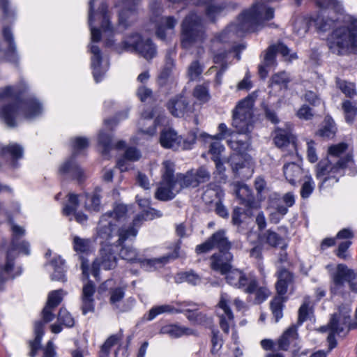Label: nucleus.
Masks as SVG:
<instances>
[{
    "label": "nucleus",
    "instance_id": "obj_4",
    "mask_svg": "<svg viewBox=\"0 0 357 357\" xmlns=\"http://www.w3.org/2000/svg\"><path fill=\"white\" fill-rule=\"evenodd\" d=\"M347 149V144L343 142L330 146L328 157L317 164L316 177L321 190L333 186L345 174L356 173L351 157L349 155L342 157Z\"/></svg>",
    "mask_w": 357,
    "mask_h": 357
},
{
    "label": "nucleus",
    "instance_id": "obj_18",
    "mask_svg": "<svg viewBox=\"0 0 357 357\" xmlns=\"http://www.w3.org/2000/svg\"><path fill=\"white\" fill-rule=\"evenodd\" d=\"M229 303V295L226 293H222L216 312L220 318V328L225 333H228L230 327L234 325V315L228 305Z\"/></svg>",
    "mask_w": 357,
    "mask_h": 357
},
{
    "label": "nucleus",
    "instance_id": "obj_55",
    "mask_svg": "<svg viewBox=\"0 0 357 357\" xmlns=\"http://www.w3.org/2000/svg\"><path fill=\"white\" fill-rule=\"evenodd\" d=\"M121 339V334H116L109 336L102 345L100 352L109 354L111 348L117 344Z\"/></svg>",
    "mask_w": 357,
    "mask_h": 357
},
{
    "label": "nucleus",
    "instance_id": "obj_27",
    "mask_svg": "<svg viewBox=\"0 0 357 357\" xmlns=\"http://www.w3.org/2000/svg\"><path fill=\"white\" fill-rule=\"evenodd\" d=\"M160 333L167 335L172 338H178L184 335H196V331L190 328L179 324H168L161 328Z\"/></svg>",
    "mask_w": 357,
    "mask_h": 357
},
{
    "label": "nucleus",
    "instance_id": "obj_16",
    "mask_svg": "<svg viewBox=\"0 0 357 357\" xmlns=\"http://www.w3.org/2000/svg\"><path fill=\"white\" fill-rule=\"evenodd\" d=\"M346 281L349 282L351 290L357 292V274L355 275L354 271L348 269L345 265L339 264L335 273L333 276L331 293L337 294L340 292Z\"/></svg>",
    "mask_w": 357,
    "mask_h": 357
},
{
    "label": "nucleus",
    "instance_id": "obj_6",
    "mask_svg": "<svg viewBox=\"0 0 357 357\" xmlns=\"http://www.w3.org/2000/svg\"><path fill=\"white\" fill-rule=\"evenodd\" d=\"M333 24H316L320 36L331 31L327 37L330 50L336 54L343 55L357 50V24H348L332 27Z\"/></svg>",
    "mask_w": 357,
    "mask_h": 357
},
{
    "label": "nucleus",
    "instance_id": "obj_44",
    "mask_svg": "<svg viewBox=\"0 0 357 357\" xmlns=\"http://www.w3.org/2000/svg\"><path fill=\"white\" fill-rule=\"evenodd\" d=\"M301 181H303V184L301 189V196L306 199L312 193L315 184L309 172H306Z\"/></svg>",
    "mask_w": 357,
    "mask_h": 357
},
{
    "label": "nucleus",
    "instance_id": "obj_49",
    "mask_svg": "<svg viewBox=\"0 0 357 357\" xmlns=\"http://www.w3.org/2000/svg\"><path fill=\"white\" fill-rule=\"evenodd\" d=\"M193 96L201 103H205L208 102L211 98L208 90V85H197L193 91Z\"/></svg>",
    "mask_w": 357,
    "mask_h": 357
},
{
    "label": "nucleus",
    "instance_id": "obj_40",
    "mask_svg": "<svg viewBox=\"0 0 357 357\" xmlns=\"http://www.w3.org/2000/svg\"><path fill=\"white\" fill-rule=\"evenodd\" d=\"M336 131L337 128L333 119L330 116H326L317 134L324 138L331 139L335 136Z\"/></svg>",
    "mask_w": 357,
    "mask_h": 357
},
{
    "label": "nucleus",
    "instance_id": "obj_62",
    "mask_svg": "<svg viewBox=\"0 0 357 357\" xmlns=\"http://www.w3.org/2000/svg\"><path fill=\"white\" fill-rule=\"evenodd\" d=\"M110 303L117 306L118 303L123 298L125 295L124 289L122 287H116L110 290Z\"/></svg>",
    "mask_w": 357,
    "mask_h": 357
},
{
    "label": "nucleus",
    "instance_id": "obj_22",
    "mask_svg": "<svg viewBox=\"0 0 357 357\" xmlns=\"http://www.w3.org/2000/svg\"><path fill=\"white\" fill-rule=\"evenodd\" d=\"M180 191L181 187L177 182L161 181L155 196L159 200L168 201L174 199Z\"/></svg>",
    "mask_w": 357,
    "mask_h": 357
},
{
    "label": "nucleus",
    "instance_id": "obj_42",
    "mask_svg": "<svg viewBox=\"0 0 357 357\" xmlns=\"http://www.w3.org/2000/svg\"><path fill=\"white\" fill-rule=\"evenodd\" d=\"M236 195L241 200V204L246 206L252 207L253 204V197L251 190L245 184H238L236 190Z\"/></svg>",
    "mask_w": 357,
    "mask_h": 357
},
{
    "label": "nucleus",
    "instance_id": "obj_17",
    "mask_svg": "<svg viewBox=\"0 0 357 357\" xmlns=\"http://www.w3.org/2000/svg\"><path fill=\"white\" fill-rule=\"evenodd\" d=\"M137 202L140 206V208L142 209V213L140 214H138L135 219L132 221V225H130L128 227H126L125 222L127 219V214H126V219L124 222H123V225H121L119 228H123L127 231L129 230L131 228H133L137 231V229L135 228V227H138L140 224V222L142 220H153L155 218L160 217L161 213L160 211L155 210L154 208H152L150 207V199L147 198L142 199L139 198V196L136 197ZM126 207L127 206L124 205ZM126 210H128V208H126ZM126 213H128V211H126Z\"/></svg>",
    "mask_w": 357,
    "mask_h": 357
},
{
    "label": "nucleus",
    "instance_id": "obj_45",
    "mask_svg": "<svg viewBox=\"0 0 357 357\" xmlns=\"http://www.w3.org/2000/svg\"><path fill=\"white\" fill-rule=\"evenodd\" d=\"M266 242L272 247H280L282 250L287 248L284 238L273 231L268 230L264 234Z\"/></svg>",
    "mask_w": 357,
    "mask_h": 357
},
{
    "label": "nucleus",
    "instance_id": "obj_50",
    "mask_svg": "<svg viewBox=\"0 0 357 357\" xmlns=\"http://www.w3.org/2000/svg\"><path fill=\"white\" fill-rule=\"evenodd\" d=\"M119 255L123 259L130 262H137L139 259L136 250L130 246H122Z\"/></svg>",
    "mask_w": 357,
    "mask_h": 357
},
{
    "label": "nucleus",
    "instance_id": "obj_2",
    "mask_svg": "<svg viewBox=\"0 0 357 357\" xmlns=\"http://www.w3.org/2000/svg\"><path fill=\"white\" fill-rule=\"evenodd\" d=\"M218 132L215 135H209L203 133L201 137L206 142H210L209 153L212 155L213 160L221 159V154L225 151V146L222 144L221 140L229 137L227 139V144L229 147L237 152L233 154L228 162L230 163L234 173L243 178H249L253 173L252 166L250 160L243 156L250 146V139L246 135L244 139H238L234 131L228 128L224 123L219 124Z\"/></svg>",
    "mask_w": 357,
    "mask_h": 357
},
{
    "label": "nucleus",
    "instance_id": "obj_29",
    "mask_svg": "<svg viewBox=\"0 0 357 357\" xmlns=\"http://www.w3.org/2000/svg\"><path fill=\"white\" fill-rule=\"evenodd\" d=\"M274 142L278 147L283 148L291 145L296 149L295 137L291 133V127L287 126L286 130L278 128L275 131Z\"/></svg>",
    "mask_w": 357,
    "mask_h": 357
},
{
    "label": "nucleus",
    "instance_id": "obj_11",
    "mask_svg": "<svg viewBox=\"0 0 357 357\" xmlns=\"http://www.w3.org/2000/svg\"><path fill=\"white\" fill-rule=\"evenodd\" d=\"M88 146L89 140L86 137H77L72 139L73 155L60 166L59 173L79 181L84 179V172L76 163L75 156L86 149Z\"/></svg>",
    "mask_w": 357,
    "mask_h": 357
},
{
    "label": "nucleus",
    "instance_id": "obj_12",
    "mask_svg": "<svg viewBox=\"0 0 357 357\" xmlns=\"http://www.w3.org/2000/svg\"><path fill=\"white\" fill-rule=\"evenodd\" d=\"M123 44L126 50L137 53L147 61L151 60L157 54L156 46L151 40L137 33L127 37Z\"/></svg>",
    "mask_w": 357,
    "mask_h": 357
},
{
    "label": "nucleus",
    "instance_id": "obj_15",
    "mask_svg": "<svg viewBox=\"0 0 357 357\" xmlns=\"http://www.w3.org/2000/svg\"><path fill=\"white\" fill-rule=\"evenodd\" d=\"M55 308L46 304L42 312L43 320L37 321L34 324V334L35 338L29 343L31 351L29 353L30 357H35L37 351L40 348V343L42 337L44 335V326L45 323L52 321L54 318Z\"/></svg>",
    "mask_w": 357,
    "mask_h": 357
},
{
    "label": "nucleus",
    "instance_id": "obj_32",
    "mask_svg": "<svg viewBox=\"0 0 357 357\" xmlns=\"http://www.w3.org/2000/svg\"><path fill=\"white\" fill-rule=\"evenodd\" d=\"M298 333L296 326L289 327L278 340V347L281 350H287L290 345L297 346Z\"/></svg>",
    "mask_w": 357,
    "mask_h": 357
},
{
    "label": "nucleus",
    "instance_id": "obj_33",
    "mask_svg": "<svg viewBox=\"0 0 357 357\" xmlns=\"http://www.w3.org/2000/svg\"><path fill=\"white\" fill-rule=\"evenodd\" d=\"M141 158L139 151L134 147L128 148L124 156L117 161L116 166L121 172H125L129 169L130 164L129 162H134L138 160Z\"/></svg>",
    "mask_w": 357,
    "mask_h": 357
},
{
    "label": "nucleus",
    "instance_id": "obj_26",
    "mask_svg": "<svg viewBox=\"0 0 357 357\" xmlns=\"http://www.w3.org/2000/svg\"><path fill=\"white\" fill-rule=\"evenodd\" d=\"M111 138V135L106 132L105 129L102 130L98 135V143L102 146V154L105 158L109 156V153L113 149H121L126 144L124 141H119L115 145H113Z\"/></svg>",
    "mask_w": 357,
    "mask_h": 357
},
{
    "label": "nucleus",
    "instance_id": "obj_3",
    "mask_svg": "<svg viewBox=\"0 0 357 357\" xmlns=\"http://www.w3.org/2000/svg\"><path fill=\"white\" fill-rule=\"evenodd\" d=\"M25 89L24 84L22 89L19 86L0 88V118L9 127L17 125V120L20 115L31 119L43 112L41 103L35 98H21Z\"/></svg>",
    "mask_w": 357,
    "mask_h": 357
},
{
    "label": "nucleus",
    "instance_id": "obj_31",
    "mask_svg": "<svg viewBox=\"0 0 357 357\" xmlns=\"http://www.w3.org/2000/svg\"><path fill=\"white\" fill-rule=\"evenodd\" d=\"M295 204V196L291 192L284 195L282 199L271 200L270 207L277 211L279 215L284 216L288 212V208Z\"/></svg>",
    "mask_w": 357,
    "mask_h": 357
},
{
    "label": "nucleus",
    "instance_id": "obj_25",
    "mask_svg": "<svg viewBox=\"0 0 357 357\" xmlns=\"http://www.w3.org/2000/svg\"><path fill=\"white\" fill-rule=\"evenodd\" d=\"M100 192L101 190L96 188L91 194L85 193L79 195L78 200L84 202L86 211L90 212L99 211L100 209Z\"/></svg>",
    "mask_w": 357,
    "mask_h": 357
},
{
    "label": "nucleus",
    "instance_id": "obj_51",
    "mask_svg": "<svg viewBox=\"0 0 357 357\" xmlns=\"http://www.w3.org/2000/svg\"><path fill=\"white\" fill-rule=\"evenodd\" d=\"M0 153L3 155L10 153L13 158H20L23 154V149L17 144H10L7 146H3L0 144Z\"/></svg>",
    "mask_w": 357,
    "mask_h": 357
},
{
    "label": "nucleus",
    "instance_id": "obj_46",
    "mask_svg": "<svg viewBox=\"0 0 357 357\" xmlns=\"http://www.w3.org/2000/svg\"><path fill=\"white\" fill-rule=\"evenodd\" d=\"M342 108L344 112L345 121L348 123H351L357 114V107L356 105L350 100H344L342 103Z\"/></svg>",
    "mask_w": 357,
    "mask_h": 357
},
{
    "label": "nucleus",
    "instance_id": "obj_60",
    "mask_svg": "<svg viewBox=\"0 0 357 357\" xmlns=\"http://www.w3.org/2000/svg\"><path fill=\"white\" fill-rule=\"evenodd\" d=\"M73 248L77 252H86L89 249V241L75 236H73Z\"/></svg>",
    "mask_w": 357,
    "mask_h": 357
},
{
    "label": "nucleus",
    "instance_id": "obj_8",
    "mask_svg": "<svg viewBox=\"0 0 357 357\" xmlns=\"http://www.w3.org/2000/svg\"><path fill=\"white\" fill-rule=\"evenodd\" d=\"M350 312L351 308L348 305L340 307L338 312L333 314L329 324L319 328L321 332H326L327 330L330 331V334L327 338L329 350L333 349L336 346L335 335L343 337L350 329L357 327V324L351 323Z\"/></svg>",
    "mask_w": 357,
    "mask_h": 357
},
{
    "label": "nucleus",
    "instance_id": "obj_37",
    "mask_svg": "<svg viewBox=\"0 0 357 357\" xmlns=\"http://www.w3.org/2000/svg\"><path fill=\"white\" fill-rule=\"evenodd\" d=\"M49 266L53 270V273L51 274L52 280H65L64 260H63L60 256L54 257V259L50 261Z\"/></svg>",
    "mask_w": 357,
    "mask_h": 357
},
{
    "label": "nucleus",
    "instance_id": "obj_56",
    "mask_svg": "<svg viewBox=\"0 0 357 357\" xmlns=\"http://www.w3.org/2000/svg\"><path fill=\"white\" fill-rule=\"evenodd\" d=\"M174 24H159L156 29V36L161 40H165L174 32Z\"/></svg>",
    "mask_w": 357,
    "mask_h": 357
},
{
    "label": "nucleus",
    "instance_id": "obj_20",
    "mask_svg": "<svg viewBox=\"0 0 357 357\" xmlns=\"http://www.w3.org/2000/svg\"><path fill=\"white\" fill-rule=\"evenodd\" d=\"M200 24H182L181 45L183 48L190 47L195 43L204 38Z\"/></svg>",
    "mask_w": 357,
    "mask_h": 357
},
{
    "label": "nucleus",
    "instance_id": "obj_64",
    "mask_svg": "<svg viewBox=\"0 0 357 357\" xmlns=\"http://www.w3.org/2000/svg\"><path fill=\"white\" fill-rule=\"evenodd\" d=\"M276 46V52H280L285 59L291 61L297 59L296 53L290 54V50L283 43L275 45Z\"/></svg>",
    "mask_w": 357,
    "mask_h": 357
},
{
    "label": "nucleus",
    "instance_id": "obj_52",
    "mask_svg": "<svg viewBox=\"0 0 357 357\" xmlns=\"http://www.w3.org/2000/svg\"><path fill=\"white\" fill-rule=\"evenodd\" d=\"M283 302L282 297L276 296L271 303V309L276 321L282 317Z\"/></svg>",
    "mask_w": 357,
    "mask_h": 357
},
{
    "label": "nucleus",
    "instance_id": "obj_10",
    "mask_svg": "<svg viewBox=\"0 0 357 357\" xmlns=\"http://www.w3.org/2000/svg\"><path fill=\"white\" fill-rule=\"evenodd\" d=\"M255 100L251 96L241 100L233 111L232 126L238 139L240 134L247 135L253 129V107Z\"/></svg>",
    "mask_w": 357,
    "mask_h": 357
},
{
    "label": "nucleus",
    "instance_id": "obj_38",
    "mask_svg": "<svg viewBox=\"0 0 357 357\" xmlns=\"http://www.w3.org/2000/svg\"><path fill=\"white\" fill-rule=\"evenodd\" d=\"M183 312V310L176 308L172 305L165 304V305H157V306H154L150 309L149 314H148L147 319L149 321H151V320L154 319L157 316L164 314V313L175 314V313H180V312Z\"/></svg>",
    "mask_w": 357,
    "mask_h": 357
},
{
    "label": "nucleus",
    "instance_id": "obj_59",
    "mask_svg": "<svg viewBox=\"0 0 357 357\" xmlns=\"http://www.w3.org/2000/svg\"><path fill=\"white\" fill-rule=\"evenodd\" d=\"M312 308L310 307V301L306 299L300 307L298 310V324H301L305 321L312 314Z\"/></svg>",
    "mask_w": 357,
    "mask_h": 357
},
{
    "label": "nucleus",
    "instance_id": "obj_63",
    "mask_svg": "<svg viewBox=\"0 0 357 357\" xmlns=\"http://www.w3.org/2000/svg\"><path fill=\"white\" fill-rule=\"evenodd\" d=\"M202 67L197 61H193L188 70V75L191 80L197 79L202 73Z\"/></svg>",
    "mask_w": 357,
    "mask_h": 357
},
{
    "label": "nucleus",
    "instance_id": "obj_23",
    "mask_svg": "<svg viewBox=\"0 0 357 357\" xmlns=\"http://www.w3.org/2000/svg\"><path fill=\"white\" fill-rule=\"evenodd\" d=\"M78 205V196L75 194L70 193L68 202L63 208V213L66 216L73 215L77 222L84 224L86 222L88 218L83 213L76 212Z\"/></svg>",
    "mask_w": 357,
    "mask_h": 357
},
{
    "label": "nucleus",
    "instance_id": "obj_14",
    "mask_svg": "<svg viewBox=\"0 0 357 357\" xmlns=\"http://www.w3.org/2000/svg\"><path fill=\"white\" fill-rule=\"evenodd\" d=\"M195 133H192L186 139L178 136L177 133L171 129L162 131L160 142L162 147L174 150H185L192 149L196 139Z\"/></svg>",
    "mask_w": 357,
    "mask_h": 357
},
{
    "label": "nucleus",
    "instance_id": "obj_43",
    "mask_svg": "<svg viewBox=\"0 0 357 357\" xmlns=\"http://www.w3.org/2000/svg\"><path fill=\"white\" fill-rule=\"evenodd\" d=\"M174 167L175 165L171 160H167L162 162V181L177 182V175H174Z\"/></svg>",
    "mask_w": 357,
    "mask_h": 357
},
{
    "label": "nucleus",
    "instance_id": "obj_9",
    "mask_svg": "<svg viewBox=\"0 0 357 357\" xmlns=\"http://www.w3.org/2000/svg\"><path fill=\"white\" fill-rule=\"evenodd\" d=\"M12 231V241L10 248L8 250L6 253V263L3 266V272L6 276H3V279L9 278H13L17 275H20L22 271L20 270L15 273H13V260L17 256V253H22L26 255L30 254V245L28 241H21L20 238L25 234V229L13 223H11Z\"/></svg>",
    "mask_w": 357,
    "mask_h": 357
},
{
    "label": "nucleus",
    "instance_id": "obj_53",
    "mask_svg": "<svg viewBox=\"0 0 357 357\" xmlns=\"http://www.w3.org/2000/svg\"><path fill=\"white\" fill-rule=\"evenodd\" d=\"M172 54L175 55L174 50H171L166 56L165 67L159 75L160 80H165L169 76L172 69L174 66V59L172 57Z\"/></svg>",
    "mask_w": 357,
    "mask_h": 357
},
{
    "label": "nucleus",
    "instance_id": "obj_54",
    "mask_svg": "<svg viewBox=\"0 0 357 357\" xmlns=\"http://www.w3.org/2000/svg\"><path fill=\"white\" fill-rule=\"evenodd\" d=\"M58 321L66 327H73L75 324L74 318L66 308H61L58 314Z\"/></svg>",
    "mask_w": 357,
    "mask_h": 357
},
{
    "label": "nucleus",
    "instance_id": "obj_1",
    "mask_svg": "<svg viewBox=\"0 0 357 357\" xmlns=\"http://www.w3.org/2000/svg\"><path fill=\"white\" fill-rule=\"evenodd\" d=\"M126 211L123 204H117L112 211L101 215L97 227L98 238L100 239V243L105 244L101 250V256L93 261L91 268L89 261L84 257H80L82 275L86 279H88L90 271L94 278L99 280L100 269L115 268L117 261L115 252L119 251L126 240L137 236V231L133 228L127 231L123 227L119 228L126 219Z\"/></svg>",
    "mask_w": 357,
    "mask_h": 357
},
{
    "label": "nucleus",
    "instance_id": "obj_58",
    "mask_svg": "<svg viewBox=\"0 0 357 357\" xmlns=\"http://www.w3.org/2000/svg\"><path fill=\"white\" fill-rule=\"evenodd\" d=\"M63 296V291L61 289L55 290L50 292L47 303L50 306L56 308L61 302Z\"/></svg>",
    "mask_w": 357,
    "mask_h": 357
},
{
    "label": "nucleus",
    "instance_id": "obj_34",
    "mask_svg": "<svg viewBox=\"0 0 357 357\" xmlns=\"http://www.w3.org/2000/svg\"><path fill=\"white\" fill-rule=\"evenodd\" d=\"M3 35L5 41L8 43V50L6 52L7 59L10 62L16 63L18 57L11 29L9 27H5L3 30Z\"/></svg>",
    "mask_w": 357,
    "mask_h": 357
},
{
    "label": "nucleus",
    "instance_id": "obj_61",
    "mask_svg": "<svg viewBox=\"0 0 357 357\" xmlns=\"http://www.w3.org/2000/svg\"><path fill=\"white\" fill-rule=\"evenodd\" d=\"M194 173L196 178V182H197V186L201 183L207 182L211 178L209 171L204 167H201L196 171L194 170Z\"/></svg>",
    "mask_w": 357,
    "mask_h": 357
},
{
    "label": "nucleus",
    "instance_id": "obj_39",
    "mask_svg": "<svg viewBox=\"0 0 357 357\" xmlns=\"http://www.w3.org/2000/svg\"><path fill=\"white\" fill-rule=\"evenodd\" d=\"M224 195L223 190L218 185L210 184L208 188L204 191L202 199L206 203L210 204L212 203L215 199L221 201Z\"/></svg>",
    "mask_w": 357,
    "mask_h": 357
},
{
    "label": "nucleus",
    "instance_id": "obj_5",
    "mask_svg": "<svg viewBox=\"0 0 357 357\" xmlns=\"http://www.w3.org/2000/svg\"><path fill=\"white\" fill-rule=\"evenodd\" d=\"M128 24H91V42L89 52L91 53V66L96 82H100L109 68V63L103 60L101 51L96 45L104 40L107 46L113 45V37L119 30L126 28Z\"/></svg>",
    "mask_w": 357,
    "mask_h": 357
},
{
    "label": "nucleus",
    "instance_id": "obj_41",
    "mask_svg": "<svg viewBox=\"0 0 357 357\" xmlns=\"http://www.w3.org/2000/svg\"><path fill=\"white\" fill-rule=\"evenodd\" d=\"M194 170L188 171L185 174H177V183L181 187V190L184 188H195L197 187V182Z\"/></svg>",
    "mask_w": 357,
    "mask_h": 357
},
{
    "label": "nucleus",
    "instance_id": "obj_30",
    "mask_svg": "<svg viewBox=\"0 0 357 357\" xmlns=\"http://www.w3.org/2000/svg\"><path fill=\"white\" fill-rule=\"evenodd\" d=\"M306 172L300 165L294 162L288 163L284 166V175L287 181L293 185L301 181Z\"/></svg>",
    "mask_w": 357,
    "mask_h": 357
},
{
    "label": "nucleus",
    "instance_id": "obj_57",
    "mask_svg": "<svg viewBox=\"0 0 357 357\" xmlns=\"http://www.w3.org/2000/svg\"><path fill=\"white\" fill-rule=\"evenodd\" d=\"M252 294H255V303L260 304L265 301L270 296L271 291L266 286L259 287Z\"/></svg>",
    "mask_w": 357,
    "mask_h": 357
},
{
    "label": "nucleus",
    "instance_id": "obj_48",
    "mask_svg": "<svg viewBox=\"0 0 357 357\" xmlns=\"http://www.w3.org/2000/svg\"><path fill=\"white\" fill-rule=\"evenodd\" d=\"M336 84L337 87L346 96L353 98L355 96H356L357 92L356 85L354 82H350L346 80L337 79L336 81Z\"/></svg>",
    "mask_w": 357,
    "mask_h": 357
},
{
    "label": "nucleus",
    "instance_id": "obj_19",
    "mask_svg": "<svg viewBox=\"0 0 357 357\" xmlns=\"http://www.w3.org/2000/svg\"><path fill=\"white\" fill-rule=\"evenodd\" d=\"M153 116L152 112H144L142 114L139 121V132L138 135L151 137L156 133V126L166 122L164 116H158L155 120H153Z\"/></svg>",
    "mask_w": 357,
    "mask_h": 357
},
{
    "label": "nucleus",
    "instance_id": "obj_35",
    "mask_svg": "<svg viewBox=\"0 0 357 357\" xmlns=\"http://www.w3.org/2000/svg\"><path fill=\"white\" fill-rule=\"evenodd\" d=\"M96 0L89 1V19L91 21H101L102 22H109L110 17L107 10V6L101 3L98 11L94 12V3Z\"/></svg>",
    "mask_w": 357,
    "mask_h": 357
},
{
    "label": "nucleus",
    "instance_id": "obj_47",
    "mask_svg": "<svg viewBox=\"0 0 357 357\" xmlns=\"http://www.w3.org/2000/svg\"><path fill=\"white\" fill-rule=\"evenodd\" d=\"M289 82V77L287 73L285 72H281L272 76L270 86L271 88L277 86L280 89L282 88L286 89Z\"/></svg>",
    "mask_w": 357,
    "mask_h": 357
},
{
    "label": "nucleus",
    "instance_id": "obj_7",
    "mask_svg": "<svg viewBox=\"0 0 357 357\" xmlns=\"http://www.w3.org/2000/svg\"><path fill=\"white\" fill-rule=\"evenodd\" d=\"M230 246L229 242L225 237V231H218L208 241L197 245L196 251L197 253H204L213 248H218L220 252L211 257V267L213 271L225 275L231 268V261L233 255L229 252Z\"/></svg>",
    "mask_w": 357,
    "mask_h": 357
},
{
    "label": "nucleus",
    "instance_id": "obj_36",
    "mask_svg": "<svg viewBox=\"0 0 357 357\" xmlns=\"http://www.w3.org/2000/svg\"><path fill=\"white\" fill-rule=\"evenodd\" d=\"M278 274V280L275 287L278 294V296L282 297L287 293L288 286L291 283L293 277L286 269L280 270Z\"/></svg>",
    "mask_w": 357,
    "mask_h": 357
},
{
    "label": "nucleus",
    "instance_id": "obj_28",
    "mask_svg": "<svg viewBox=\"0 0 357 357\" xmlns=\"http://www.w3.org/2000/svg\"><path fill=\"white\" fill-rule=\"evenodd\" d=\"M188 105V102L186 98L179 95L171 98L167 102V107L173 116L181 117L187 111Z\"/></svg>",
    "mask_w": 357,
    "mask_h": 357
},
{
    "label": "nucleus",
    "instance_id": "obj_21",
    "mask_svg": "<svg viewBox=\"0 0 357 357\" xmlns=\"http://www.w3.org/2000/svg\"><path fill=\"white\" fill-rule=\"evenodd\" d=\"M179 307L178 309L183 310L182 313H185L187 319L194 324L208 325L210 324L211 320L207 317L206 314L198 312L197 311L196 304L185 301L183 303H176Z\"/></svg>",
    "mask_w": 357,
    "mask_h": 357
},
{
    "label": "nucleus",
    "instance_id": "obj_24",
    "mask_svg": "<svg viewBox=\"0 0 357 357\" xmlns=\"http://www.w3.org/2000/svg\"><path fill=\"white\" fill-rule=\"evenodd\" d=\"M178 248H176L174 253L159 258L142 259L139 257L137 262L140 266L147 271H152L158 267H161L169 261V259H175L178 257Z\"/></svg>",
    "mask_w": 357,
    "mask_h": 357
},
{
    "label": "nucleus",
    "instance_id": "obj_13",
    "mask_svg": "<svg viewBox=\"0 0 357 357\" xmlns=\"http://www.w3.org/2000/svg\"><path fill=\"white\" fill-rule=\"evenodd\" d=\"M227 282L236 288L242 289L244 292L251 294L257 287V280L251 273L231 268L225 274Z\"/></svg>",
    "mask_w": 357,
    "mask_h": 357
}]
</instances>
